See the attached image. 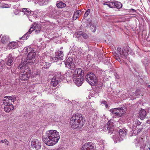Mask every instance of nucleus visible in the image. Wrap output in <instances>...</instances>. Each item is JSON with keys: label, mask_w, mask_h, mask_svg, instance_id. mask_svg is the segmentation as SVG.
I'll use <instances>...</instances> for the list:
<instances>
[{"label": "nucleus", "mask_w": 150, "mask_h": 150, "mask_svg": "<svg viewBox=\"0 0 150 150\" xmlns=\"http://www.w3.org/2000/svg\"><path fill=\"white\" fill-rule=\"evenodd\" d=\"M59 133L56 130H50L47 131L42 137L43 142L49 146L55 144L60 138Z\"/></svg>", "instance_id": "f257e3e1"}, {"label": "nucleus", "mask_w": 150, "mask_h": 150, "mask_svg": "<svg viewBox=\"0 0 150 150\" xmlns=\"http://www.w3.org/2000/svg\"><path fill=\"white\" fill-rule=\"evenodd\" d=\"M83 117L81 114L77 113L73 115L70 119V125L74 129L80 128L84 125Z\"/></svg>", "instance_id": "f03ea898"}, {"label": "nucleus", "mask_w": 150, "mask_h": 150, "mask_svg": "<svg viewBox=\"0 0 150 150\" xmlns=\"http://www.w3.org/2000/svg\"><path fill=\"white\" fill-rule=\"evenodd\" d=\"M84 71L81 68L76 69L74 71L72 76L74 82L78 86H81L83 83V78H82L84 75Z\"/></svg>", "instance_id": "7ed1b4c3"}, {"label": "nucleus", "mask_w": 150, "mask_h": 150, "mask_svg": "<svg viewBox=\"0 0 150 150\" xmlns=\"http://www.w3.org/2000/svg\"><path fill=\"white\" fill-rule=\"evenodd\" d=\"M18 69L20 70L21 74L19 76L20 79L21 80H27L30 76L31 72L28 67L22 63L18 67Z\"/></svg>", "instance_id": "20e7f679"}, {"label": "nucleus", "mask_w": 150, "mask_h": 150, "mask_svg": "<svg viewBox=\"0 0 150 150\" xmlns=\"http://www.w3.org/2000/svg\"><path fill=\"white\" fill-rule=\"evenodd\" d=\"M130 49L127 47L120 48L118 47L115 59L120 63H122V61L120 58L123 59H127L129 53L130 52Z\"/></svg>", "instance_id": "39448f33"}, {"label": "nucleus", "mask_w": 150, "mask_h": 150, "mask_svg": "<svg viewBox=\"0 0 150 150\" xmlns=\"http://www.w3.org/2000/svg\"><path fill=\"white\" fill-rule=\"evenodd\" d=\"M4 98L3 100V104L4 105V111L6 112H9L14 108L12 103L14 102L16 99V98L8 96L5 97Z\"/></svg>", "instance_id": "423d86ee"}, {"label": "nucleus", "mask_w": 150, "mask_h": 150, "mask_svg": "<svg viewBox=\"0 0 150 150\" xmlns=\"http://www.w3.org/2000/svg\"><path fill=\"white\" fill-rule=\"evenodd\" d=\"M86 80L91 86H94L97 81V76L93 72H89L85 76Z\"/></svg>", "instance_id": "0eeeda50"}, {"label": "nucleus", "mask_w": 150, "mask_h": 150, "mask_svg": "<svg viewBox=\"0 0 150 150\" xmlns=\"http://www.w3.org/2000/svg\"><path fill=\"white\" fill-rule=\"evenodd\" d=\"M31 50L29 52L28 55L26 60H24L22 63L24 64L31 63L32 64L34 63L36 55L35 51L33 49H31Z\"/></svg>", "instance_id": "6e6552de"}, {"label": "nucleus", "mask_w": 150, "mask_h": 150, "mask_svg": "<svg viewBox=\"0 0 150 150\" xmlns=\"http://www.w3.org/2000/svg\"><path fill=\"white\" fill-rule=\"evenodd\" d=\"M64 79L63 76L59 72L56 73L53 77L51 79V85L54 87L56 86L61 81Z\"/></svg>", "instance_id": "1a4fd4ad"}, {"label": "nucleus", "mask_w": 150, "mask_h": 150, "mask_svg": "<svg viewBox=\"0 0 150 150\" xmlns=\"http://www.w3.org/2000/svg\"><path fill=\"white\" fill-rule=\"evenodd\" d=\"M107 5L110 8L120 9L122 8V4L121 2L117 1L110 2Z\"/></svg>", "instance_id": "9d476101"}, {"label": "nucleus", "mask_w": 150, "mask_h": 150, "mask_svg": "<svg viewBox=\"0 0 150 150\" xmlns=\"http://www.w3.org/2000/svg\"><path fill=\"white\" fill-rule=\"evenodd\" d=\"M73 60L71 57L69 58L65 62V64L68 68L73 70L75 67V65L73 62Z\"/></svg>", "instance_id": "9b49d317"}, {"label": "nucleus", "mask_w": 150, "mask_h": 150, "mask_svg": "<svg viewBox=\"0 0 150 150\" xmlns=\"http://www.w3.org/2000/svg\"><path fill=\"white\" fill-rule=\"evenodd\" d=\"M107 127L108 131V133L111 134L115 132L114 123L110 120L108 121L107 124Z\"/></svg>", "instance_id": "f8f14e48"}, {"label": "nucleus", "mask_w": 150, "mask_h": 150, "mask_svg": "<svg viewBox=\"0 0 150 150\" xmlns=\"http://www.w3.org/2000/svg\"><path fill=\"white\" fill-rule=\"evenodd\" d=\"M81 150H95L93 145L91 142L85 143L82 146Z\"/></svg>", "instance_id": "ddd939ff"}, {"label": "nucleus", "mask_w": 150, "mask_h": 150, "mask_svg": "<svg viewBox=\"0 0 150 150\" xmlns=\"http://www.w3.org/2000/svg\"><path fill=\"white\" fill-rule=\"evenodd\" d=\"M31 146L32 147L35 148L38 150L40 148L41 142L37 139H34L32 141Z\"/></svg>", "instance_id": "4468645a"}, {"label": "nucleus", "mask_w": 150, "mask_h": 150, "mask_svg": "<svg viewBox=\"0 0 150 150\" xmlns=\"http://www.w3.org/2000/svg\"><path fill=\"white\" fill-rule=\"evenodd\" d=\"M127 129H120L119 132V135L121 138V139L122 140L125 138L126 135L127 133Z\"/></svg>", "instance_id": "2eb2a0df"}, {"label": "nucleus", "mask_w": 150, "mask_h": 150, "mask_svg": "<svg viewBox=\"0 0 150 150\" xmlns=\"http://www.w3.org/2000/svg\"><path fill=\"white\" fill-rule=\"evenodd\" d=\"M14 58L12 57L11 54L8 55V57L6 59V64L8 65L11 66L13 64Z\"/></svg>", "instance_id": "dca6fc26"}, {"label": "nucleus", "mask_w": 150, "mask_h": 150, "mask_svg": "<svg viewBox=\"0 0 150 150\" xmlns=\"http://www.w3.org/2000/svg\"><path fill=\"white\" fill-rule=\"evenodd\" d=\"M33 31H34V29L33 27V26H32L31 27L27 33L25 34L22 37L20 38V40H21V39L23 40H26L29 37V34L31 33Z\"/></svg>", "instance_id": "f3484780"}, {"label": "nucleus", "mask_w": 150, "mask_h": 150, "mask_svg": "<svg viewBox=\"0 0 150 150\" xmlns=\"http://www.w3.org/2000/svg\"><path fill=\"white\" fill-rule=\"evenodd\" d=\"M146 116V112L144 110H142L139 112V117L141 120H143Z\"/></svg>", "instance_id": "a211bd4d"}, {"label": "nucleus", "mask_w": 150, "mask_h": 150, "mask_svg": "<svg viewBox=\"0 0 150 150\" xmlns=\"http://www.w3.org/2000/svg\"><path fill=\"white\" fill-rule=\"evenodd\" d=\"M33 27L34 31L36 34H38L41 30V27L39 25L34 24L33 25Z\"/></svg>", "instance_id": "6ab92c4d"}, {"label": "nucleus", "mask_w": 150, "mask_h": 150, "mask_svg": "<svg viewBox=\"0 0 150 150\" xmlns=\"http://www.w3.org/2000/svg\"><path fill=\"white\" fill-rule=\"evenodd\" d=\"M112 138L115 143L122 140V139H120L121 138L118 134H115L113 135Z\"/></svg>", "instance_id": "aec40b11"}, {"label": "nucleus", "mask_w": 150, "mask_h": 150, "mask_svg": "<svg viewBox=\"0 0 150 150\" xmlns=\"http://www.w3.org/2000/svg\"><path fill=\"white\" fill-rule=\"evenodd\" d=\"M8 46L11 49H13L18 47V44L17 42H11L9 44Z\"/></svg>", "instance_id": "412c9836"}, {"label": "nucleus", "mask_w": 150, "mask_h": 150, "mask_svg": "<svg viewBox=\"0 0 150 150\" xmlns=\"http://www.w3.org/2000/svg\"><path fill=\"white\" fill-rule=\"evenodd\" d=\"M117 108V112L118 113H117V116L118 117H121L123 114L124 113L125 111L123 108Z\"/></svg>", "instance_id": "4be33fe9"}, {"label": "nucleus", "mask_w": 150, "mask_h": 150, "mask_svg": "<svg viewBox=\"0 0 150 150\" xmlns=\"http://www.w3.org/2000/svg\"><path fill=\"white\" fill-rule=\"evenodd\" d=\"M1 41L3 43H6L8 42L9 41V37L8 36H3L1 38Z\"/></svg>", "instance_id": "5701e85b"}, {"label": "nucleus", "mask_w": 150, "mask_h": 150, "mask_svg": "<svg viewBox=\"0 0 150 150\" xmlns=\"http://www.w3.org/2000/svg\"><path fill=\"white\" fill-rule=\"evenodd\" d=\"M22 12L27 16L30 15L31 13L30 10L28 8H23L22 9Z\"/></svg>", "instance_id": "b1692460"}, {"label": "nucleus", "mask_w": 150, "mask_h": 150, "mask_svg": "<svg viewBox=\"0 0 150 150\" xmlns=\"http://www.w3.org/2000/svg\"><path fill=\"white\" fill-rule=\"evenodd\" d=\"M60 60H63L64 54L63 52L62 51L58 52L56 55Z\"/></svg>", "instance_id": "393cba45"}, {"label": "nucleus", "mask_w": 150, "mask_h": 150, "mask_svg": "<svg viewBox=\"0 0 150 150\" xmlns=\"http://www.w3.org/2000/svg\"><path fill=\"white\" fill-rule=\"evenodd\" d=\"M81 12V11L78 10L74 13L72 18L73 20H76L78 17Z\"/></svg>", "instance_id": "a878e982"}, {"label": "nucleus", "mask_w": 150, "mask_h": 150, "mask_svg": "<svg viewBox=\"0 0 150 150\" xmlns=\"http://www.w3.org/2000/svg\"><path fill=\"white\" fill-rule=\"evenodd\" d=\"M66 6L65 4L60 1L57 4V7L59 8H62Z\"/></svg>", "instance_id": "bb28decb"}, {"label": "nucleus", "mask_w": 150, "mask_h": 150, "mask_svg": "<svg viewBox=\"0 0 150 150\" xmlns=\"http://www.w3.org/2000/svg\"><path fill=\"white\" fill-rule=\"evenodd\" d=\"M31 49H32L30 46L26 47L24 48L23 50V52H24L25 54H27L28 52L30 51L31 50Z\"/></svg>", "instance_id": "cd10ccee"}, {"label": "nucleus", "mask_w": 150, "mask_h": 150, "mask_svg": "<svg viewBox=\"0 0 150 150\" xmlns=\"http://www.w3.org/2000/svg\"><path fill=\"white\" fill-rule=\"evenodd\" d=\"M50 64L46 62L44 63L42 62L41 65L43 66L44 68L45 69H47L50 67Z\"/></svg>", "instance_id": "c85d7f7f"}, {"label": "nucleus", "mask_w": 150, "mask_h": 150, "mask_svg": "<svg viewBox=\"0 0 150 150\" xmlns=\"http://www.w3.org/2000/svg\"><path fill=\"white\" fill-rule=\"evenodd\" d=\"M48 3L47 0H40L38 2L40 5H45Z\"/></svg>", "instance_id": "c756f323"}, {"label": "nucleus", "mask_w": 150, "mask_h": 150, "mask_svg": "<svg viewBox=\"0 0 150 150\" xmlns=\"http://www.w3.org/2000/svg\"><path fill=\"white\" fill-rule=\"evenodd\" d=\"M28 16L29 20L31 22L33 21V20L36 18V15L35 14H33L32 16L29 15Z\"/></svg>", "instance_id": "7c9ffc66"}, {"label": "nucleus", "mask_w": 150, "mask_h": 150, "mask_svg": "<svg viewBox=\"0 0 150 150\" xmlns=\"http://www.w3.org/2000/svg\"><path fill=\"white\" fill-rule=\"evenodd\" d=\"M79 34L81 35L80 36H82L85 39L87 38L88 37V35H87L85 33H83L82 31L79 32Z\"/></svg>", "instance_id": "2f4dec72"}, {"label": "nucleus", "mask_w": 150, "mask_h": 150, "mask_svg": "<svg viewBox=\"0 0 150 150\" xmlns=\"http://www.w3.org/2000/svg\"><path fill=\"white\" fill-rule=\"evenodd\" d=\"M143 63L146 67L150 64V62L149 60H147V59H145L143 61Z\"/></svg>", "instance_id": "473e14b6"}, {"label": "nucleus", "mask_w": 150, "mask_h": 150, "mask_svg": "<svg viewBox=\"0 0 150 150\" xmlns=\"http://www.w3.org/2000/svg\"><path fill=\"white\" fill-rule=\"evenodd\" d=\"M133 123H134V124L133 125V128H134V127H135V125L136 126L139 125L141 124V123L138 120L134 121L133 122Z\"/></svg>", "instance_id": "72a5a7b5"}, {"label": "nucleus", "mask_w": 150, "mask_h": 150, "mask_svg": "<svg viewBox=\"0 0 150 150\" xmlns=\"http://www.w3.org/2000/svg\"><path fill=\"white\" fill-rule=\"evenodd\" d=\"M110 112H112V114H114L115 115V116H117V113H118L117 112V108H116L112 109H110Z\"/></svg>", "instance_id": "f704fd0d"}, {"label": "nucleus", "mask_w": 150, "mask_h": 150, "mask_svg": "<svg viewBox=\"0 0 150 150\" xmlns=\"http://www.w3.org/2000/svg\"><path fill=\"white\" fill-rule=\"evenodd\" d=\"M21 11V10L19 9H16L14 11V13L15 15H20V13Z\"/></svg>", "instance_id": "c9c22d12"}, {"label": "nucleus", "mask_w": 150, "mask_h": 150, "mask_svg": "<svg viewBox=\"0 0 150 150\" xmlns=\"http://www.w3.org/2000/svg\"><path fill=\"white\" fill-rule=\"evenodd\" d=\"M4 64V61L3 60H2L0 62V72H1L3 69V67Z\"/></svg>", "instance_id": "e433bc0d"}, {"label": "nucleus", "mask_w": 150, "mask_h": 150, "mask_svg": "<svg viewBox=\"0 0 150 150\" xmlns=\"http://www.w3.org/2000/svg\"><path fill=\"white\" fill-rule=\"evenodd\" d=\"M59 60H60V59H59L56 55L54 57L52 58L51 61H52L53 62H56Z\"/></svg>", "instance_id": "4c0bfd02"}, {"label": "nucleus", "mask_w": 150, "mask_h": 150, "mask_svg": "<svg viewBox=\"0 0 150 150\" xmlns=\"http://www.w3.org/2000/svg\"><path fill=\"white\" fill-rule=\"evenodd\" d=\"M90 12V10L89 9H88L86 11L84 15V17H86L89 15Z\"/></svg>", "instance_id": "58836bf2"}, {"label": "nucleus", "mask_w": 150, "mask_h": 150, "mask_svg": "<svg viewBox=\"0 0 150 150\" xmlns=\"http://www.w3.org/2000/svg\"><path fill=\"white\" fill-rule=\"evenodd\" d=\"M96 25H92L91 26V30L93 33L96 32Z\"/></svg>", "instance_id": "ea45409f"}, {"label": "nucleus", "mask_w": 150, "mask_h": 150, "mask_svg": "<svg viewBox=\"0 0 150 150\" xmlns=\"http://www.w3.org/2000/svg\"><path fill=\"white\" fill-rule=\"evenodd\" d=\"M10 7V5L5 4L1 6V7L2 8H8Z\"/></svg>", "instance_id": "a19ab883"}, {"label": "nucleus", "mask_w": 150, "mask_h": 150, "mask_svg": "<svg viewBox=\"0 0 150 150\" xmlns=\"http://www.w3.org/2000/svg\"><path fill=\"white\" fill-rule=\"evenodd\" d=\"M140 140V138L139 137H137L136 138L134 141V142L135 143L137 144L139 143Z\"/></svg>", "instance_id": "79ce46f5"}, {"label": "nucleus", "mask_w": 150, "mask_h": 150, "mask_svg": "<svg viewBox=\"0 0 150 150\" xmlns=\"http://www.w3.org/2000/svg\"><path fill=\"white\" fill-rule=\"evenodd\" d=\"M145 145H144L142 146H140V150H148V149H145Z\"/></svg>", "instance_id": "37998d69"}, {"label": "nucleus", "mask_w": 150, "mask_h": 150, "mask_svg": "<svg viewBox=\"0 0 150 150\" xmlns=\"http://www.w3.org/2000/svg\"><path fill=\"white\" fill-rule=\"evenodd\" d=\"M4 143L7 145H9V142L7 139H4Z\"/></svg>", "instance_id": "c03bdc74"}, {"label": "nucleus", "mask_w": 150, "mask_h": 150, "mask_svg": "<svg viewBox=\"0 0 150 150\" xmlns=\"http://www.w3.org/2000/svg\"><path fill=\"white\" fill-rule=\"evenodd\" d=\"M86 25L87 26L91 25V21H87L86 22Z\"/></svg>", "instance_id": "a18cd8bd"}, {"label": "nucleus", "mask_w": 150, "mask_h": 150, "mask_svg": "<svg viewBox=\"0 0 150 150\" xmlns=\"http://www.w3.org/2000/svg\"><path fill=\"white\" fill-rule=\"evenodd\" d=\"M143 129V128L142 127L141 128H140L138 129L137 130V133H139L142 130V129Z\"/></svg>", "instance_id": "49530a36"}, {"label": "nucleus", "mask_w": 150, "mask_h": 150, "mask_svg": "<svg viewBox=\"0 0 150 150\" xmlns=\"http://www.w3.org/2000/svg\"><path fill=\"white\" fill-rule=\"evenodd\" d=\"M139 90H137L135 92V94L136 95V96H137L138 95V94H137V93L139 92Z\"/></svg>", "instance_id": "de8ad7c7"}, {"label": "nucleus", "mask_w": 150, "mask_h": 150, "mask_svg": "<svg viewBox=\"0 0 150 150\" xmlns=\"http://www.w3.org/2000/svg\"><path fill=\"white\" fill-rule=\"evenodd\" d=\"M129 11L132 12H135L136 11V10L134 9H130Z\"/></svg>", "instance_id": "09e8293b"}, {"label": "nucleus", "mask_w": 150, "mask_h": 150, "mask_svg": "<svg viewBox=\"0 0 150 150\" xmlns=\"http://www.w3.org/2000/svg\"><path fill=\"white\" fill-rule=\"evenodd\" d=\"M102 103L104 104L105 105L107 103L105 101H103L102 102Z\"/></svg>", "instance_id": "8fccbe9b"}, {"label": "nucleus", "mask_w": 150, "mask_h": 150, "mask_svg": "<svg viewBox=\"0 0 150 150\" xmlns=\"http://www.w3.org/2000/svg\"><path fill=\"white\" fill-rule=\"evenodd\" d=\"M146 122L148 124H150V120H147Z\"/></svg>", "instance_id": "3c124183"}, {"label": "nucleus", "mask_w": 150, "mask_h": 150, "mask_svg": "<svg viewBox=\"0 0 150 150\" xmlns=\"http://www.w3.org/2000/svg\"><path fill=\"white\" fill-rule=\"evenodd\" d=\"M105 107L106 108H107L108 107V105L106 104H105Z\"/></svg>", "instance_id": "603ef678"}, {"label": "nucleus", "mask_w": 150, "mask_h": 150, "mask_svg": "<svg viewBox=\"0 0 150 150\" xmlns=\"http://www.w3.org/2000/svg\"><path fill=\"white\" fill-rule=\"evenodd\" d=\"M4 141H3V140L0 141V143H4Z\"/></svg>", "instance_id": "864d4df0"}, {"label": "nucleus", "mask_w": 150, "mask_h": 150, "mask_svg": "<svg viewBox=\"0 0 150 150\" xmlns=\"http://www.w3.org/2000/svg\"><path fill=\"white\" fill-rule=\"evenodd\" d=\"M148 149H149V150H150V148H148Z\"/></svg>", "instance_id": "5fc2aeb1"}, {"label": "nucleus", "mask_w": 150, "mask_h": 150, "mask_svg": "<svg viewBox=\"0 0 150 150\" xmlns=\"http://www.w3.org/2000/svg\"><path fill=\"white\" fill-rule=\"evenodd\" d=\"M104 4V5H105V4H106L105 3Z\"/></svg>", "instance_id": "6e6d98bb"}, {"label": "nucleus", "mask_w": 150, "mask_h": 150, "mask_svg": "<svg viewBox=\"0 0 150 150\" xmlns=\"http://www.w3.org/2000/svg\"><path fill=\"white\" fill-rule=\"evenodd\" d=\"M14 7H15V6H13V8H15Z\"/></svg>", "instance_id": "4d7b16f0"}]
</instances>
